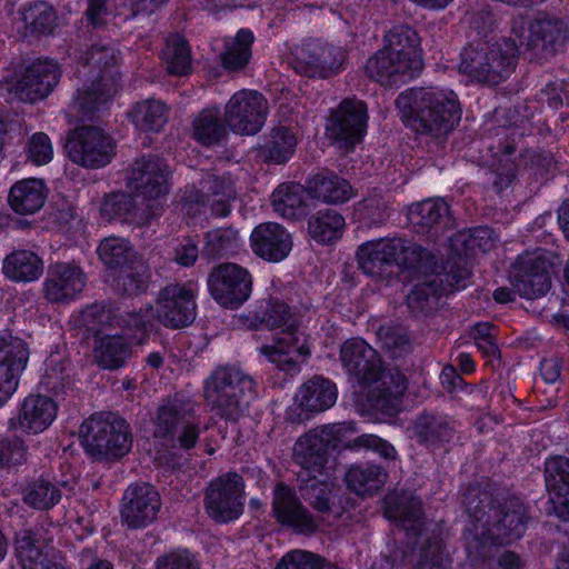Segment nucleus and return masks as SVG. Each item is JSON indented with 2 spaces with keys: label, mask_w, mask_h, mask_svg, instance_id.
Instances as JSON below:
<instances>
[{
  "label": "nucleus",
  "mask_w": 569,
  "mask_h": 569,
  "mask_svg": "<svg viewBox=\"0 0 569 569\" xmlns=\"http://www.w3.org/2000/svg\"><path fill=\"white\" fill-rule=\"evenodd\" d=\"M463 503L473 522V533L467 537V551L473 561L487 559L491 546L518 540L527 529V508L518 497H493L472 486L465 492Z\"/></svg>",
  "instance_id": "nucleus-1"
},
{
  "label": "nucleus",
  "mask_w": 569,
  "mask_h": 569,
  "mask_svg": "<svg viewBox=\"0 0 569 569\" xmlns=\"http://www.w3.org/2000/svg\"><path fill=\"white\" fill-rule=\"evenodd\" d=\"M356 432L355 422H340L315 428L301 436L293 447V460L301 468L298 479L322 476L330 449H365L378 453L386 460L397 459V450L387 440L369 433L352 438Z\"/></svg>",
  "instance_id": "nucleus-2"
},
{
  "label": "nucleus",
  "mask_w": 569,
  "mask_h": 569,
  "mask_svg": "<svg viewBox=\"0 0 569 569\" xmlns=\"http://www.w3.org/2000/svg\"><path fill=\"white\" fill-rule=\"evenodd\" d=\"M396 106L407 127L433 138L450 133L461 119L457 94L437 87L408 89L398 96Z\"/></svg>",
  "instance_id": "nucleus-3"
},
{
  "label": "nucleus",
  "mask_w": 569,
  "mask_h": 569,
  "mask_svg": "<svg viewBox=\"0 0 569 569\" xmlns=\"http://www.w3.org/2000/svg\"><path fill=\"white\" fill-rule=\"evenodd\" d=\"M118 51L110 41L93 43L81 57L84 84L74 98L73 107L84 118L90 117L101 104L117 92L119 73L117 70Z\"/></svg>",
  "instance_id": "nucleus-4"
},
{
  "label": "nucleus",
  "mask_w": 569,
  "mask_h": 569,
  "mask_svg": "<svg viewBox=\"0 0 569 569\" xmlns=\"http://www.w3.org/2000/svg\"><path fill=\"white\" fill-rule=\"evenodd\" d=\"M261 323L269 329L282 330L274 335L273 343L262 346L260 352L286 373L293 376L299 372V358L305 359L310 351L289 306L279 300H271L262 313Z\"/></svg>",
  "instance_id": "nucleus-5"
},
{
  "label": "nucleus",
  "mask_w": 569,
  "mask_h": 569,
  "mask_svg": "<svg viewBox=\"0 0 569 569\" xmlns=\"http://www.w3.org/2000/svg\"><path fill=\"white\" fill-rule=\"evenodd\" d=\"M357 260L360 269L371 277H381L393 264L407 270H428L435 264L430 251L401 238L367 241L359 246Z\"/></svg>",
  "instance_id": "nucleus-6"
},
{
  "label": "nucleus",
  "mask_w": 569,
  "mask_h": 569,
  "mask_svg": "<svg viewBox=\"0 0 569 569\" xmlns=\"http://www.w3.org/2000/svg\"><path fill=\"white\" fill-rule=\"evenodd\" d=\"M257 382L234 366L218 367L207 379L204 395L217 413L237 421L248 411L256 397Z\"/></svg>",
  "instance_id": "nucleus-7"
},
{
  "label": "nucleus",
  "mask_w": 569,
  "mask_h": 569,
  "mask_svg": "<svg viewBox=\"0 0 569 569\" xmlns=\"http://www.w3.org/2000/svg\"><path fill=\"white\" fill-rule=\"evenodd\" d=\"M518 54L519 44L512 38H503L492 44L469 46L461 53L459 69L479 82L498 84L512 74Z\"/></svg>",
  "instance_id": "nucleus-8"
},
{
  "label": "nucleus",
  "mask_w": 569,
  "mask_h": 569,
  "mask_svg": "<svg viewBox=\"0 0 569 569\" xmlns=\"http://www.w3.org/2000/svg\"><path fill=\"white\" fill-rule=\"evenodd\" d=\"M79 435L86 451L97 459H119L132 446L130 427L113 412H98L80 426Z\"/></svg>",
  "instance_id": "nucleus-9"
},
{
  "label": "nucleus",
  "mask_w": 569,
  "mask_h": 569,
  "mask_svg": "<svg viewBox=\"0 0 569 569\" xmlns=\"http://www.w3.org/2000/svg\"><path fill=\"white\" fill-rule=\"evenodd\" d=\"M192 406L181 399H167L157 409L152 436L166 447L190 450L200 435Z\"/></svg>",
  "instance_id": "nucleus-10"
},
{
  "label": "nucleus",
  "mask_w": 569,
  "mask_h": 569,
  "mask_svg": "<svg viewBox=\"0 0 569 569\" xmlns=\"http://www.w3.org/2000/svg\"><path fill=\"white\" fill-rule=\"evenodd\" d=\"M197 286L190 281L168 283L154 300V318L169 329L190 326L197 317Z\"/></svg>",
  "instance_id": "nucleus-11"
},
{
  "label": "nucleus",
  "mask_w": 569,
  "mask_h": 569,
  "mask_svg": "<svg viewBox=\"0 0 569 569\" xmlns=\"http://www.w3.org/2000/svg\"><path fill=\"white\" fill-rule=\"evenodd\" d=\"M244 481L237 472H227L212 479L204 491V509L216 522L238 519L244 508Z\"/></svg>",
  "instance_id": "nucleus-12"
},
{
  "label": "nucleus",
  "mask_w": 569,
  "mask_h": 569,
  "mask_svg": "<svg viewBox=\"0 0 569 569\" xmlns=\"http://www.w3.org/2000/svg\"><path fill=\"white\" fill-rule=\"evenodd\" d=\"M66 150L72 162L84 168L98 169L110 163L114 156V143L102 129L81 126L67 139Z\"/></svg>",
  "instance_id": "nucleus-13"
},
{
  "label": "nucleus",
  "mask_w": 569,
  "mask_h": 569,
  "mask_svg": "<svg viewBox=\"0 0 569 569\" xmlns=\"http://www.w3.org/2000/svg\"><path fill=\"white\" fill-rule=\"evenodd\" d=\"M211 297L222 307L239 308L248 300L252 290V279L249 271L232 262L214 266L207 278Z\"/></svg>",
  "instance_id": "nucleus-14"
},
{
  "label": "nucleus",
  "mask_w": 569,
  "mask_h": 569,
  "mask_svg": "<svg viewBox=\"0 0 569 569\" xmlns=\"http://www.w3.org/2000/svg\"><path fill=\"white\" fill-rule=\"evenodd\" d=\"M268 101L256 90L236 92L224 107V121L237 134L258 133L267 119Z\"/></svg>",
  "instance_id": "nucleus-15"
},
{
  "label": "nucleus",
  "mask_w": 569,
  "mask_h": 569,
  "mask_svg": "<svg viewBox=\"0 0 569 569\" xmlns=\"http://www.w3.org/2000/svg\"><path fill=\"white\" fill-rule=\"evenodd\" d=\"M368 113L366 104L356 99H345L332 111L328 132L340 147L351 150L360 142L367 129Z\"/></svg>",
  "instance_id": "nucleus-16"
},
{
  "label": "nucleus",
  "mask_w": 569,
  "mask_h": 569,
  "mask_svg": "<svg viewBox=\"0 0 569 569\" xmlns=\"http://www.w3.org/2000/svg\"><path fill=\"white\" fill-rule=\"evenodd\" d=\"M549 266L541 253L520 256L510 274L513 290L527 299L545 296L551 287Z\"/></svg>",
  "instance_id": "nucleus-17"
},
{
  "label": "nucleus",
  "mask_w": 569,
  "mask_h": 569,
  "mask_svg": "<svg viewBox=\"0 0 569 569\" xmlns=\"http://www.w3.org/2000/svg\"><path fill=\"white\" fill-rule=\"evenodd\" d=\"M60 72L53 60H39L10 84L8 90L22 101L33 103L46 98L59 81Z\"/></svg>",
  "instance_id": "nucleus-18"
},
{
  "label": "nucleus",
  "mask_w": 569,
  "mask_h": 569,
  "mask_svg": "<svg viewBox=\"0 0 569 569\" xmlns=\"http://www.w3.org/2000/svg\"><path fill=\"white\" fill-rule=\"evenodd\" d=\"M340 360L350 378L360 386L377 381L383 371L380 356L361 338L348 339L342 343Z\"/></svg>",
  "instance_id": "nucleus-19"
},
{
  "label": "nucleus",
  "mask_w": 569,
  "mask_h": 569,
  "mask_svg": "<svg viewBox=\"0 0 569 569\" xmlns=\"http://www.w3.org/2000/svg\"><path fill=\"white\" fill-rule=\"evenodd\" d=\"M160 507V496L153 486L144 482L131 485L123 497L122 522L130 529L147 527L157 518Z\"/></svg>",
  "instance_id": "nucleus-20"
},
{
  "label": "nucleus",
  "mask_w": 569,
  "mask_h": 569,
  "mask_svg": "<svg viewBox=\"0 0 569 569\" xmlns=\"http://www.w3.org/2000/svg\"><path fill=\"white\" fill-rule=\"evenodd\" d=\"M28 359L29 349L22 339L0 335V407L17 390Z\"/></svg>",
  "instance_id": "nucleus-21"
},
{
  "label": "nucleus",
  "mask_w": 569,
  "mask_h": 569,
  "mask_svg": "<svg viewBox=\"0 0 569 569\" xmlns=\"http://www.w3.org/2000/svg\"><path fill=\"white\" fill-rule=\"evenodd\" d=\"M168 166L158 156H143L133 162L128 186L143 198L159 199L168 192Z\"/></svg>",
  "instance_id": "nucleus-22"
},
{
  "label": "nucleus",
  "mask_w": 569,
  "mask_h": 569,
  "mask_svg": "<svg viewBox=\"0 0 569 569\" xmlns=\"http://www.w3.org/2000/svg\"><path fill=\"white\" fill-rule=\"evenodd\" d=\"M236 198V190L230 182L216 176H208L200 182V189H187L183 197V209L191 213L193 207L200 211L201 207L209 206L213 214L227 217L230 213V201Z\"/></svg>",
  "instance_id": "nucleus-23"
},
{
  "label": "nucleus",
  "mask_w": 569,
  "mask_h": 569,
  "mask_svg": "<svg viewBox=\"0 0 569 569\" xmlns=\"http://www.w3.org/2000/svg\"><path fill=\"white\" fill-rule=\"evenodd\" d=\"M569 37L566 23L557 17L538 14L529 24L527 49L537 58L553 56Z\"/></svg>",
  "instance_id": "nucleus-24"
},
{
  "label": "nucleus",
  "mask_w": 569,
  "mask_h": 569,
  "mask_svg": "<svg viewBox=\"0 0 569 569\" xmlns=\"http://www.w3.org/2000/svg\"><path fill=\"white\" fill-rule=\"evenodd\" d=\"M343 61L345 52L340 47L312 40L301 49L296 69L308 77L329 78L338 72Z\"/></svg>",
  "instance_id": "nucleus-25"
},
{
  "label": "nucleus",
  "mask_w": 569,
  "mask_h": 569,
  "mask_svg": "<svg viewBox=\"0 0 569 569\" xmlns=\"http://www.w3.org/2000/svg\"><path fill=\"white\" fill-rule=\"evenodd\" d=\"M272 510L281 525L300 533H312L318 528L317 520L302 506L296 492L283 483H278L273 490Z\"/></svg>",
  "instance_id": "nucleus-26"
},
{
  "label": "nucleus",
  "mask_w": 569,
  "mask_h": 569,
  "mask_svg": "<svg viewBox=\"0 0 569 569\" xmlns=\"http://www.w3.org/2000/svg\"><path fill=\"white\" fill-rule=\"evenodd\" d=\"M57 405L42 395H31L24 399L17 417L9 420L12 430L39 433L46 430L54 420Z\"/></svg>",
  "instance_id": "nucleus-27"
},
{
  "label": "nucleus",
  "mask_w": 569,
  "mask_h": 569,
  "mask_svg": "<svg viewBox=\"0 0 569 569\" xmlns=\"http://www.w3.org/2000/svg\"><path fill=\"white\" fill-rule=\"evenodd\" d=\"M366 387H369L367 401L370 408L383 415H393L407 389V380L398 370L381 371L379 379Z\"/></svg>",
  "instance_id": "nucleus-28"
},
{
  "label": "nucleus",
  "mask_w": 569,
  "mask_h": 569,
  "mask_svg": "<svg viewBox=\"0 0 569 569\" xmlns=\"http://www.w3.org/2000/svg\"><path fill=\"white\" fill-rule=\"evenodd\" d=\"M86 282L87 277L80 267L56 263L50 267L46 279V298L51 302L69 301L83 290Z\"/></svg>",
  "instance_id": "nucleus-29"
},
{
  "label": "nucleus",
  "mask_w": 569,
  "mask_h": 569,
  "mask_svg": "<svg viewBox=\"0 0 569 569\" xmlns=\"http://www.w3.org/2000/svg\"><path fill=\"white\" fill-rule=\"evenodd\" d=\"M250 239L253 252L268 261H281L292 249L291 234L276 222L260 223L253 229Z\"/></svg>",
  "instance_id": "nucleus-30"
},
{
  "label": "nucleus",
  "mask_w": 569,
  "mask_h": 569,
  "mask_svg": "<svg viewBox=\"0 0 569 569\" xmlns=\"http://www.w3.org/2000/svg\"><path fill=\"white\" fill-rule=\"evenodd\" d=\"M545 480L555 515L569 520V458L556 456L545 463Z\"/></svg>",
  "instance_id": "nucleus-31"
},
{
  "label": "nucleus",
  "mask_w": 569,
  "mask_h": 569,
  "mask_svg": "<svg viewBox=\"0 0 569 569\" xmlns=\"http://www.w3.org/2000/svg\"><path fill=\"white\" fill-rule=\"evenodd\" d=\"M419 71L420 69L416 68L412 62H407L406 59L391 54L385 48L370 57L366 63L367 74L383 86L406 82Z\"/></svg>",
  "instance_id": "nucleus-32"
},
{
  "label": "nucleus",
  "mask_w": 569,
  "mask_h": 569,
  "mask_svg": "<svg viewBox=\"0 0 569 569\" xmlns=\"http://www.w3.org/2000/svg\"><path fill=\"white\" fill-rule=\"evenodd\" d=\"M433 263L436 257L433 256ZM436 264L431 269L425 268H409L408 271L420 274L417 279L418 282L413 286L410 293L407 296V305L411 312L416 315L427 313L435 309L439 297L446 293L443 279L437 274H432Z\"/></svg>",
  "instance_id": "nucleus-33"
},
{
  "label": "nucleus",
  "mask_w": 569,
  "mask_h": 569,
  "mask_svg": "<svg viewBox=\"0 0 569 569\" xmlns=\"http://www.w3.org/2000/svg\"><path fill=\"white\" fill-rule=\"evenodd\" d=\"M413 436L427 447H440L452 440L456 433L455 421L439 412L423 411L412 425Z\"/></svg>",
  "instance_id": "nucleus-34"
},
{
  "label": "nucleus",
  "mask_w": 569,
  "mask_h": 569,
  "mask_svg": "<svg viewBox=\"0 0 569 569\" xmlns=\"http://www.w3.org/2000/svg\"><path fill=\"white\" fill-rule=\"evenodd\" d=\"M16 551L22 569H67L50 557L40 543L38 533L31 529H21L16 535Z\"/></svg>",
  "instance_id": "nucleus-35"
},
{
  "label": "nucleus",
  "mask_w": 569,
  "mask_h": 569,
  "mask_svg": "<svg viewBox=\"0 0 569 569\" xmlns=\"http://www.w3.org/2000/svg\"><path fill=\"white\" fill-rule=\"evenodd\" d=\"M408 220L418 232L451 226L449 207L442 199H428L409 207Z\"/></svg>",
  "instance_id": "nucleus-36"
},
{
  "label": "nucleus",
  "mask_w": 569,
  "mask_h": 569,
  "mask_svg": "<svg viewBox=\"0 0 569 569\" xmlns=\"http://www.w3.org/2000/svg\"><path fill=\"white\" fill-rule=\"evenodd\" d=\"M296 400L306 411H325L335 405L337 388L332 381L316 376L300 387Z\"/></svg>",
  "instance_id": "nucleus-37"
},
{
  "label": "nucleus",
  "mask_w": 569,
  "mask_h": 569,
  "mask_svg": "<svg viewBox=\"0 0 569 569\" xmlns=\"http://www.w3.org/2000/svg\"><path fill=\"white\" fill-rule=\"evenodd\" d=\"M94 362L102 369L122 368L131 357V347L120 335H104L94 341Z\"/></svg>",
  "instance_id": "nucleus-38"
},
{
  "label": "nucleus",
  "mask_w": 569,
  "mask_h": 569,
  "mask_svg": "<svg viewBox=\"0 0 569 569\" xmlns=\"http://www.w3.org/2000/svg\"><path fill=\"white\" fill-rule=\"evenodd\" d=\"M9 203L19 214L37 212L46 201V187L41 179L29 178L16 182L9 192Z\"/></svg>",
  "instance_id": "nucleus-39"
},
{
  "label": "nucleus",
  "mask_w": 569,
  "mask_h": 569,
  "mask_svg": "<svg viewBox=\"0 0 569 569\" xmlns=\"http://www.w3.org/2000/svg\"><path fill=\"white\" fill-rule=\"evenodd\" d=\"M386 516L399 523L407 532L422 536L421 501L417 497L410 495L389 498Z\"/></svg>",
  "instance_id": "nucleus-40"
},
{
  "label": "nucleus",
  "mask_w": 569,
  "mask_h": 569,
  "mask_svg": "<svg viewBox=\"0 0 569 569\" xmlns=\"http://www.w3.org/2000/svg\"><path fill=\"white\" fill-rule=\"evenodd\" d=\"M345 228L343 216L335 209H320L308 218V234L320 244L338 241Z\"/></svg>",
  "instance_id": "nucleus-41"
},
{
  "label": "nucleus",
  "mask_w": 569,
  "mask_h": 569,
  "mask_svg": "<svg viewBox=\"0 0 569 569\" xmlns=\"http://www.w3.org/2000/svg\"><path fill=\"white\" fill-rule=\"evenodd\" d=\"M309 189L313 198L331 204L345 203L356 194L348 180L332 172L315 176Z\"/></svg>",
  "instance_id": "nucleus-42"
},
{
  "label": "nucleus",
  "mask_w": 569,
  "mask_h": 569,
  "mask_svg": "<svg viewBox=\"0 0 569 569\" xmlns=\"http://www.w3.org/2000/svg\"><path fill=\"white\" fill-rule=\"evenodd\" d=\"M227 126L218 108H206L192 120V137L206 147L218 144L228 136Z\"/></svg>",
  "instance_id": "nucleus-43"
},
{
  "label": "nucleus",
  "mask_w": 569,
  "mask_h": 569,
  "mask_svg": "<svg viewBox=\"0 0 569 569\" xmlns=\"http://www.w3.org/2000/svg\"><path fill=\"white\" fill-rule=\"evenodd\" d=\"M387 478V471L373 463L352 466L346 475L348 487L359 496L376 493L386 483Z\"/></svg>",
  "instance_id": "nucleus-44"
},
{
  "label": "nucleus",
  "mask_w": 569,
  "mask_h": 569,
  "mask_svg": "<svg viewBox=\"0 0 569 569\" xmlns=\"http://www.w3.org/2000/svg\"><path fill=\"white\" fill-rule=\"evenodd\" d=\"M386 46L383 47L391 54L407 62H412L416 68L421 69V60L418 51L419 37L418 33L408 26H396L385 37Z\"/></svg>",
  "instance_id": "nucleus-45"
},
{
  "label": "nucleus",
  "mask_w": 569,
  "mask_h": 569,
  "mask_svg": "<svg viewBox=\"0 0 569 569\" xmlns=\"http://www.w3.org/2000/svg\"><path fill=\"white\" fill-rule=\"evenodd\" d=\"M3 273L14 281H33L43 271L42 260L32 251L18 250L8 254L3 260Z\"/></svg>",
  "instance_id": "nucleus-46"
},
{
  "label": "nucleus",
  "mask_w": 569,
  "mask_h": 569,
  "mask_svg": "<svg viewBox=\"0 0 569 569\" xmlns=\"http://www.w3.org/2000/svg\"><path fill=\"white\" fill-rule=\"evenodd\" d=\"M272 206L286 219H300L307 214L306 192L301 184H281L272 193Z\"/></svg>",
  "instance_id": "nucleus-47"
},
{
  "label": "nucleus",
  "mask_w": 569,
  "mask_h": 569,
  "mask_svg": "<svg viewBox=\"0 0 569 569\" xmlns=\"http://www.w3.org/2000/svg\"><path fill=\"white\" fill-rule=\"evenodd\" d=\"M297 143V137L291 129L277 127L271 130L259 153L264 161L281 164L293 156Z\"/></svg>",
  "instance_id": "nucleus-48"
},
{
  "label": "nucleus",
  "mask_w": 569,
  "mask_h": 569,
  "mask_svg": "<svg viewBox=\"0 0 569 569\" xmlns=\"http://www.w3.org/2000/svg\"><path fill=\"white\" fill-rule=\"evenodd\" d=\"M150 279V270L141 257L133 259L131 263L117 270L113 278V287L117 292L127 296L143 293Z\"/></svg>",
  "instance_id": "nucleus-49"
},
{
  "label": "nucleus",
  "mask_w": 569,
  "mask_h": 569,
  "mask_svg": "<svg viewBox=\"0 0 569 569\" xmlns=\"http://www.w3.org/2000/svg\"><path fill=\"white\" fill-rule=\"evenodd\" d=\"M62 492L57 481L39 478L29 482L22 489V500L26 505L38 510H49L60 502Z\"/></svg>",
  "instance_id": "nucleus-50"
},
{
  "label": "nucleus",
  "mask_w": 569,
  "mask_h": 569,
  "mask_svg": "<svg viewBox=\"0 0 569 569\" xmlns=\"http://www.w3.org/2000/svg\"><path fill=\"white\" fill-rule=\"evenodd\" d=\"M131 116L137 128L159 132L168 121V108L160 100L148 99L138 102Z\"/></svg>",
  "instance_id": "nucleus-51"
},
{
  "label": "nucleus",
  "mask_w": 569,
  "mask_h": 569,
  "mask_svg": "<svg viewBox=\"0 0 569 569\" xmlns=\"http://www.w3.org/2000/svg\"><path fill=\"white\" fill-rule=\"evenodd\" d=\"M97 251L103 264L114 270L123 268L140 257L126 239L119 237L104 238Z\"/></svg>",
  "instance_id": "nucleus-52"
},
{
  "label": "nucleus",
  "mask_w": 569,
  "mask_h": 569,
  "mask_svg": "<svg viewBox=\"0 0 569 569\" xmlns=\"http://www.w3.org/2000/svg\"><path fill=\"white\" fill-rule=\"evenodd\" d=\"M253 40V33L249 29L239 30L234 39L227 43L224 52L221 53L222 66L230 71L243 69L251 58Z\"/></svg>",
  "instance_id": "nucleus-53"
},
{
  "label": "nucleus",
  "mask_w": 569,
  "mask_h": 569,
  "mask_svg": "<svg viewBox=\"0 0 569 569\" xmlns=\"http://www.w3.org/2000/svg\"><path fill=\"white\" fill-rule=\"evenodd\" d=\"M405 561L417 569H447L451 563L438 538L428 539L427 545L407 556Z\"/></svg>",
  "instance_id": "nucleus-54"
},
{
  "label": "nucleus",
  "mask_w": 569,
  "mask_h": 569,
  "mask_svg": "<svg viewBox=\"0 0 569 569\" xmlns=\"http://www.w3.org/2000/svg\"><path fill=\"white\" fill-rule=\"evenodd\" d=\"M57 16L52 7L46 2H36L24 8L22 21L24 34H47L52 32L56 26Z\"/></svg>",
  "instance_id": "nucleus-55"
},
{
  "label": "nucleus",
  "mask_w": 569,
  "mask_h": 569,
  "mask_svg": "<svg viewBox=\"0 0 569 569\" xmlns=\"http://www.w3.org/2000/svg\"><path fill=\"white\" fill-rule=\"evenodd\" d=\"M117 312L103 303L94 302L87 306L80 313L78 323L96 339L109 328H116Z\"/></svg>",
  "instance_id": "nucleus-56"
},
{
  "label": "nucleus",
  "mask_w": 569,
  "mask_h": 569,
  "mask_svg": "<svg viewBox=\"0 0 569 569\" xmlns=\"http://www.w3.org/2000/svg\"><path fill=\"white\" fill-rule=\"evenodd\" d=\"M163 61L170 74L186 76L189 73L191 70L190 49L182 37L169 38L163 51Z\"/></svg>",
  "instance_id": "nucleus-57"
},
{
  "label": "nucleus",
  "mask_w": 569,
  "mask_h": 569,
  "mask_svg": "<svg viewBox=\"0 0 569 569\" xmlns=\"http://www.w3.org/2000/svg\"><path fill=\"white\" fill-rule=\"evenodd\" d=\"M238 247V231L232 228H219L207 232L203 254L220 258L234 253Z\"/></svg>",
  "instance_id": "nucleus-58"
},
{
  "label": "nucleus",
  "mask_w": 569,
  "mask_h": 569,
  "mask_svg": "<svg viewBox=\"0 0 569 569\" xmlns=\"http://www.w3.org/2000/svg\"><path fill=\"white\" fill-rule=\"evenodd\" d=\"M299 491L305 501H307L317 512L326 515L330 511L329 485L319 479V476L308 477V479H298Z\"/></svg>",
  "instance_id": "nucleus-59"
},
{
  "label": "nucleus",
  "mask_w": 569,
  "mask_h": 569,
  "mask_svg": "<svg viewBox=\"0 0 569 569\" xmlns=\"http://www.w3.org/2000/svg\"><path fill=\"white\" fill-rule=\"evenodd\" d=\"M453 246L461 244L463 253L486 252L493 248L496 238L493 231L488 227H477L458 232L452 239Z\"/></svg>",
  "instance_id": "nucleus-60"
},
{
  "label": "nucleus",
  "mask_w": 569,
  "mask_h": 569,
  "mask_svg": "<svg viewBox=\"0 0 569 569\" xmlns=\"http://www.w3.org/2000/svg\"><path fill=\"white\" fill-rule=\"evenodd\" d=\"M355 217L365 224L379 226L389 214L388 207L380 193H371L355 206Z\"/></svg>",
  "instance_id": "nucleus-61"
},
{
  "label": "nucleus",
  "mask_w": 569,
  "mask_h": 569,
  "mask_svg": "<svg viewBox=\"0 0 569 569\" xmlns=\"http://www.w3.org/2000/svg\"><path fill=\"white\" fill-rule=\"evenodd\" d=\"M431 273L443 279L446 292L466 288L467 281L471 274L466 266V261L461 257L458 259H449L442 266H439L436 261L435 271H431Z\"/></svg>",
  "instance_id": "nucleus-62"
},
{
  "label": "nucleus",
  "mask_w": 569,
  "mask_h": 569,
  "mask_svg": "<svg viewBox=\"0 0 569 569\" xmlns=\"http://www.w3.org/2000/svg\"><path fill=\"white\" fill-rule=\"evenodd\" d=\"M152 322L146 312L117 313L116 328L122 329L129 338L141 343L152 330Z\"/></svg>",
  "instance_id": "nucleus-63"
},
{
  "label": "nucleus",
  "mask_w": 569,
  "mask_h": 569,
  "mask_svg": "<svg viewBox=\"0 0 569 569\" xmlns=\"http://www.w3.org/2000/svg\"><path fill=\"white\" fill-rule=\"evenodd\" d=\"M133 199L123 192L108 194L100 207V213L107 221L124 220L133 210Z\"/></svg>",
  "instance_id": "nucleus-64"
}]
</instances>
